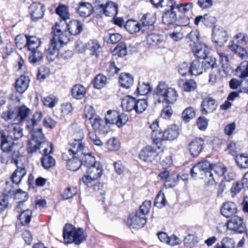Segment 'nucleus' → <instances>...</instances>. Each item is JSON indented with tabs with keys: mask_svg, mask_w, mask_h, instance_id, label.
I'll use <instances>...</instances> for the list:
<instances>
[{
	"mask_svg": "<svg viewBox=\"0 0 248 248\" xmlns=\"http://www.w3.org/2000/svg\"><path fill=\"white\" fill-rule=\"evenodd\" d=\"M30 79L28 77L21 76L16 81L15 88L17 92L22 93L26 91L29 86Z\"/></svg>",
	"mask_w": 248,
	"mask_h": 248,
	"instance_id": "28",
	"label": "nucleus"
},
{
	"mask_svg": "<svg viewBox=\"0 0 248 248\" xmlns=\"http://www.w3.org/2000/svg\"><path fill=\"white\" fill-rule=\"evenodd\" d=\"M212 164L207 160H202L195 164L191 169L190 173L192 177L197 178L212 170Z\"/></svg>",
	"mask_w": 248,
	"mask_h": 248,
	"instance_id": "9",
	"label": "nucleus"
},
{
	"mask_svg": "<svg viewBox=\"0 0 248 248\" xmlns=\"http://www.w3.org/2000/svg\"><path fill=\"white\" fill-rule=\"evenodd\" d=\"M191 49L194 55L199 59L205 58L209 53V48L201 42L192 46Z\"/></svg>",
	"mask_w": 248,
	"mask_h": 248,
	"instance_id": "22",
	"label": "nucleus"
},
{
	"mask_svg": "<svg viewBox=\"0 0 248 248\" xmlns=\"http://www.w3.org/2000/svg\"><path fill=\"white\" fill-rule=\"evenodd\" d=\"M78 192L77 188L76 187H67L62 194L63 200H68L72 198Z\"/></svg>",
	"mask_w": 248,
	"mask_h": 248,
	"instance_id": "59",
	"label": "nucleus"
},
{
	"mask_svg": "<svg viewBox=\"0 0 248 248\" xmlns=\"http://www.w3.org/2000/svg\"><path fill=\"white\" fill-rule=\"evenodd\" d=\"M52 145L47 148L46 152H45L44 148L42 151H40V153L43 155V157L42 159V164L46 169L50 168L55 165V160L49 155L52 153Z\"/></svg>",
	"mask_w": 248,
	"mask_h": 248,
	"instance_id": "19",
	"label": "nucleus"
},
{
	"mask_svg": "<svg viewBox=\"0 0 248 248\" xmlns=\"http://www.w3.org/2000/svg\"><path fill=\"white\" fill-rule=\"evenodd\" d=\"M43 149V147H41L39 142L32 139L28 141L27 145V150L29 154H32L38 150H40V151H42Z\"/></svg>",
	"mask_w": 248,
	"mask_h": 248,
	"instance_id": "52",
	"label": "nucleus"
},
{
	"mask_svg": "<svg viewBox=\"0 0 248 248\" xmlns=\"http://www.w3.org/2000/svg\"><path fill=\"white\" fill-rule=\"evenodd\" d=\"M86 47L92 55L97 57L100 51L101 46L97 40H91L86 44Z\"/></svg>",
	"mask_w": 248,
	"mask_h": 248,
	"instance_id": "39",
	"label": "nucleus"
},
{
	"mask_svg": "<svg viewBox=\"0 0 248 248\" xmlns=\"http://www.w3.org/2000/svg\"><path fill=\"white\" fill-rule=\"evenodd\" d=\"M94 10V7L89 2H81L79 3L77 12L80 16L86 17L89 16Z\"/></svg>",
	"mask_w": 248,
	"mask_h": 248,
	"instance_id": "30",
	"label": "nucleus"
},
{
	"mask_svg": "<svg viewBox=\"0 0 248 248\" xmlns=\"http://www.w3.org/2000/svg\"><path fill=\"white\" fill-rule=\"evenodd\" d=\"M0 146L2 151L7 154L12 163L18 164L25 158L21 153L23 149L21 144L15 143L12 136H6L0 144Z\"/></svg>",
	"mask_w": 248,
	"mask_h": 248,
	"instance_id": "1",
	"label": "nucleus"
},
{
	"mask_svg": "<svg viewBox=\"0 0 248 248\" xmlns=\"http://www.w3.org/2000/svg\"><path fill=\"white\" fill-rule=\"evenodd\" d=\"M43 118V114L41 112H36L31 119L27 121L26 127L29 131H32L33 128L37 126Z\"/></svg>",
	"mask_w": 248,
	"mask_h": 248,
	"instance_id": "34",
	"label": "nucleus"
},
{
	"mask_svg": "<svg viewBox=\"0 0 248 248\" xmlns=\"http://www.w3.org/2000/svg\"><path fill=\"white\" fill-rule=\"evenodd\" d=\"M200 33L198 30H192L186 36L187 43L191 47L200 43L199 42Z\"/></svg>",
	"mask_w": 248,
	"mask_h": 248,
	"instance_id": "44",
	"label": "nucleus"
},
{
	"mask_svg": "<svg viewBox=\"0 0 248 248\" xmlns=\"http://www.w3.org/2000/svg\"><path fill=\"white\" fill-rule=\"evenodd\" d=\"M195 112L192 107L186 108L182 113V117L185 122H188L195 116Z\"/></svg>",
	"mask_w": 248,
	"mask_h": 248,
	"instance_id": "57",
	"label": "nucleus"
},
{
	"mask_svg": "<svg viewBox=\"0 0 248 248\" xmlns=\"http://www.w3.org/2000/svg\"><path fill=\"white\" fill-rule=\"evenodd\" d=\"M94 8L95 12L106 16H115L118 14L117 4L106 0H96L94 2Z\"/></svg>",
	"mask_w": 248,
	"mask_h": 248,
	"instance_id": "4",
	"label": "nucleus"
},
{
	"mask_svg": "<svg viewBox=\"0 0 248 248\" xmlns=\"http://www.w3.org/2000/svg\"><path fill=\"white\" fill-rule=\"evenodd\" d=\"M198 177L204 180V182L207 186H212L216 184L215 178L214 177V173L212 170L205 173Z\"/></svg>",
	"mask_w": 248,
	"mask_h": 248,
	"instance_id": "55",
	"label": "nucleus"
},
{
	"mask_svg": "<svg viewBox=\"0 0 248 248\" xmlns=\"http://www.w3.org/2000/svg\"><path fill=\"white\" fill-rule=\"evenodd\" d=\"M151 90V88L148 82L140 81L136 92L138 95H145L147 94Z\"/></svg>",
	"mask_w": 248,
	"mask_h": 248,
	"instance_id": "49",
	"label": "nucleus"
},
{
	"mask_svg": "<svg viewBox=\"0 0 248 248\" xmlns=\"http://www.w3.org/2000/svg\"><path fill=\"white\" fill-rule=\"evenodd\" d=\"M2 118L12 124H18L19 121L17 118V113L12 110L4 111L2 114Z\"/></svg>",
	"mask_w": 248,
	"mask_h": 248,
	"instance_id": "40",
	"label": "nucleus"
},
{
	"mask_svg": "<svg viewBox=\"0 0 248 248\" xmlns=\"http://www.w3.org/2000/svg\"><path fill=\"white\" fill-rule=\"evenodd\" d=\"M148 107L147 101L145 99H136L134 110L138 114L142 113Z\"/></svg>",
	"mask_w": 248,
	"mask_h": 248,
	"instance_id": "53",
	"label": "nucleus"
},
{
	"mask_svg": "<svg viewBox=\"0 0 248 248\" xmlns=\"http://www.w3.org/2000/svg\"><path fill=\"white\" fill-rule=\"evenodd\" d=\"M180 179L181 177L179 175H170L167 181L164 183V186L166 188L174 187L177 184Z\"/></svg>",
	"mask_w": 248,
	"mask_h": 248,
	"instance_id": "61",
	"label": "nucleus"
},
{
	"mask_svg": "<svg viewBox=\"0 0 248 248\" xmlns=\"http://www.w3.org/2000/svg\"><path fill=\"white\" fill-rule=\"evenodd\" d=\"M236 75L240 78L248 77V62L244 61L235 69Z\"/></svg>",
	"mask_w": 248,
	"mask_h": 248,
	"instance_id": "41",
	"label": "nucleus"
},
{
	"mask_svg": "<svg viewBox=\"0 0 248 248\" xmlns=\"http://www.w3.org/2000/svg\"><path fill=\"white\" fill-rule=\"evenodd\" d=\"M155 93L156 95L163 98L162 100L159 99L158 102H165L168 104L174 103L178 97V93L176 90L169 87L168 84L164 81L159 82L155 90Z\"/></svg>",
	"mask_w": 248,
	"mask_h": 248,
	"instance_id": "3",
	"label": "nucleus"
},
{
	"mask_svg": "<svg viewBox=\"0 0 248 248\" xmlns=\"http://www.w3.org/2000/svg\"><path fill=\"white\" fill-rule=\"evenodd\" d=\"M203 59V60L201 62H202V65L203 67V71H206L208 69L213 71V69L214 68H218L216 63V60L215 58L206 57Z\"/></svg>",
	"mask_w": 248,
	"mask_h": 248,
	"instance_id": "43",
	"label": "nucleus"
},
{
	"mask_svg": "<svg viewBox=\"0 0 248 248\" xmlns=\"http://www.w3.org/2000/svg\"><path fill=\"white\" fill-rule=\"evenodd\" d=\"M92 126L94 130L105 134L108 132L107 124L99 116H95L92 122Z\"/></svg>",
	"mask_w": 248,
	"mask_h": 248,
	"instance_id": "26",
	"label": "nucleus"
},
{
	"mask_svg": "<svg viewBox=\"0 0 248 248\" xmlns=\"http://www.w3.org/2000/svg\"><path fill=\"white\" fill-rule=\"evenodd\" d=\"M87 173L92 175V177L96 179L100 178L102 175V166L99 162H97L86 169Z\"/></svg>",
	"mask_w": 248,
	"mask_h": 248,
	"instance_id": "31",
	"label": "nucleus"
},
{
	"mask_svg": "<svg viewBox=\"0 0 248 248\" xmlns=\"http://www.w3.org/2000/svg\"><path fill=\"white\" fill-rule=\"evenodd\" d=\"M80 150V152L78 153L75 152L73 153L76 155H80L82 166L87 168L97 162L95 161L94 156L89 153L87 147V150L86 151H84L82 149Z\"/></svg>",
	"mask_w": 248,
	"mask_h": 248,
	"instance_id": "18",
	"label": "nucleus"
},
{
	"mask_svg": "<svg viewBox=\"0 0 248 248\" xmlns=\"http://www.w3.org/2000/svg\"><path fill=\"white\" fill-rule=\"evenodd\" d=\"M43 57V53L38 49L31 51L29 56V60L32 63H35L41 61Z\"/></svg>",
	"mask_w": 248,
	"mask_h": 248,
	"instance_id": "56",
	"label": "nucleus"
},
{
	"mask_svg": "<svg viewBox=\"0 0 248 248\" xmlns=\"http://www.w3.org/2000/svg\"><path fill=\"white\" fill-rule=\"evenodd\" d=\"M31 211L27 209L21 212L20 214L18 216V219L23 225H26L31 222Z\"/></svg>",
	"mask_w": 248,
	"mask_h": 248,
	"instance_id": "51",
	"label": "nucleus"
},
{
	"mask_svg": "<svg viewBox=\"0 0 248 248\" xmlns=\"http://www.w3.org/2000/svg\"><path fill=\"white\" fill-rule=\"evenodd\" d=\"M179 134L176 125H171L164 131L165 140H173L176 139Z\"/></svg>",
	"mask_w": 248,
	"mask_h": 248,
	"instance_id": "32",
	"label": "nucleus"
},
{
	"mask_svg": "<svg viewBox=\"0 0 248 248\" xmlns=\"http://www.w3.org/2000/svg\"><path fill=\"white\" fill-rule=\"evenodd\" d=\"M83 132L82 130H79L77 132L76 137L74 139V141L71 143L69 151L73 152V153H78L80 152L81 149L84 151L87 150V147L85 146V143L83 142Z\"/></svg>",
	"mask_w": 248,
	"mask_h": 248,
	"instance_id": "14",
	"label": "nucleus"
},
{
	"mask_svg": "<svg viewBox=\"0 0 248 248\" xmlns=\"http://www.w3.org/2000/svg\"><path fill=\"white\" fill-rule=\"evenodd\" d=\"M56 13L58 14L61 19L59 21H63L66 23V21L70 19V14L68 8L65 5H60L56 9Z\"/></svg>",
	"mask_w": 248,
	"mask_h": 248,
	"instance_id": "48",
	"label": "nucleus"
},
{
	"mask_svg": "<svg viewBox=\"0 0 248 248\" xmlns=\"http://www.w3.org/2000/svg\"><path fill=\"white\" fill-rule=\"evenodd\" d=\"M237 212V206L233 202H227L223 203L221 209V214L227 218L232 217Z\"/></svg>",
	"mask_w": 248,
	"mask_h": 248,
	"instance_id": "23",
	"label": "nucleus"
},
{
	"mask_svg": "<svg viewBox=\"0 0 248 248\" xmlns=\"http://www.w3.org/2000/svg\"><path fill=\"white\" fill-rule=\"evenodd\" d=\"M235 242L234 240L229 237L223 238L220 243H217L215 248H234Z\"/></svg>",
	"mask_w": 248,
	"mask_h": 248,
	"instance_id": "47",
	"label": "nucleus"
},
{
	"mask_svg": "<svg viewBox=\"0 0 248 248\" xmlns=\"http://www.w3.org/2000/svg\"><path fill=\"white\" fill-rule=\"evenodd\" d=\"M40 44L41 41L38 38L34 36H30L28 35L25 47H27L30 51H32L38 49Z\"/></svg>",
	"mask_w": 248,
	"mask_h": 248,
	"instance_id": "36",
	"label": "nucleus"
},
{
	"mask_svg": "<svg viewBox=\"0 0 248 248\" xmlns=\"http://www.w3.org/2000/svg\"><path fill=\"white\" fill-rule=\"evenodd\" d=\"M65 27L67 28L69 33L73 35L79 34L83 30L82 24L77 20H71L68 24L66 23Z\"/></svg>",
	"mask_w": 248,
	"mask_h": 248,
	"instance_id": "29",
	"label": "nucleus"
},
{
	"mask_svg": "<svg viewBox=\"0 0 248 248\" xmlns=\"http://www.w3.org/2000/svg\"><path fill=\"white\" fill-rule=\"evenodd\" d=\"M58 43L52 38L47 46L45 48V55L49 61L53 62L58 57L59 53Z\"/></svg>",
	"mask_w": 248,
	"mask_h": 248,
	"instance_id": "16",
	"label": "nucleus"
},
{
	"mask_svg": "<svg viewBox=\"0 0 248 248\" xmlns=\"http://www.w3.org/2000/svg\"><path fill=\"white\" fill-rule=\"evenodd\" d=\"M20 162L18 164H15L16 166L17 169L14 171L11 178L12 183L16 185L19 184L22 179L26 174L25 167L23 165L21 166H19Z\"/></svg>",
	"mask_w": 248,
	"mask_h": 248,
	"instance_id": "25",
	"label": "nucleus"
},
{
	"mask_svg": "<svg viewBox=\"0 0 248 248\" xmlns=\"http://www.w3.org/2000/svg\"><path fill=\"white\" fill-rule=\"evenodd\" d=\"M5 187L3 192V196L8 198L9 196L15 195V199L27 201L28 195L27 192L22 191L20 189L16 190L12 184L8 182L5 183Z\"/></svg>",
	"mask_w": 248,
	"mask_h": 248,
	"instance_id": "8",
	"label": "nucleus"
},
{
	"mask_svg": "<svg viewBox=\"0 0 248 248\" xmlns=\"http://www.w3.org/2000/svg\"><path fill=\"white\" fill-rule=\"evenodd\" d=\"M235 161L240 168L247 169L248 168V155L240 154L237 155L235 157Z\"/></svg>",
	"mask_w": 248,
	"mask_h": 248,
	"instance_id": "50",
	"label": "nucleus"
},
{
	"mask_svg": "<svg viewBox=\"0 0 248 248\" xmlns=\"http://www.w3.org/2000/svg\"><path fill=\"white\" fill-rule=\"evenodd\" d=\"M63 237L65 243L78 245L86 239L87 235L82 228L76 229L73 225L66 224L63 229Z\"/></svg>",
	"mask_w": 248,
	"mask_h": 248,
	"instance_id": "2",
	"label": "nucleus"
},
{
	"mask_svg": "<svg viewBox=\"0 0 248 248\" xmlns=\"http://www.w3.org/2000/svg\"><path fill=\"white\" fill-rule=\"evenodd\" d=\"M68 152L70 155H72V157L67 160V167L68 170L76 171L82 165L80 155H76L69 150Z\"/></svg>",
	"mask_w": 248,
	"mask_h": 248,
	"instance_id": "24",
	"label": "nucleus"
},
{
	"mask_svg": "<svg viewBox=\"0 0 248 248\" xmlns=\"http://www.w3.org/2000/svg\"><path fill=\"white\" fill-rule=\"evenodd\" d=\"M229 48L232 51H234L241 59L245 58L247 55V52L245 48L241 46H229Z\"/></svg>",
	"mask_w": 248,
	"mask_h": 248,
	"instance_id": "62",
	"label": "nucleus"
},
{
	"mask_svg": "<svg viewBox=\"0 0 248 248\" xmlns=\"http://www.w3.org/2000/svg\"><path fill=\"white\" fill-rule=\"evenodd\" d=\"M156 20L155 14L147 13L144 14L140 20L142 28V32L154 31V23Z\"/></svg>",
	"mask_w": 248,
	"mask_h": 248,
	"instance_id": "12",
	"label": "nucleus"
},
{
	"mask_svg": "<svg viewBox=\"0 0 248 248\" xmlns=\"http://www.w3.org/2000/svg\"><path fill=\"white\" fill-rule=\"evenodd\" d=\"M167 201L164 193H159L156 196L154 202V205L159 208H161L166 205Z\"/></svg>",
	"mask_w": 248,
	"mask_h": 248,
	"instance_id": "64",
	"label": "nucleus"
},
{
	"mask_svg": "<svg viewBox=\"0 0 248 248\" xmlns=\"http://www.w3.org/2000/svg\"><path fill=\"white\" fill-rule=\"evenodd\" d=\"M136 98L128 95L123 99L122 101V107L123 110L126 111H131L134 109Z\"/></svg>",
	"mask_w": 248,
	"mask_h": 248,
	"instance_id": "37",
	"label": "nucleus"
},
{
	"mask_svg": "<svg viewBox=\"0 0 248 248\" xmlns=\"http://www.w3.org/2000/svg\"><path fill=\"white\" fill-rule=\"evenodd\" d=\"M204 141L201 138H196L189 143V150L191 155L198 156L203 148Z\"/></svg>",
	"mask_w": 248,
	"mask_h": 248,
	"instance_id": "20",
	"label": "nucleus"
},
{
	"mask_svg": "<svg viewBox=\"0 0 248 248\" xmlns=\"http://www.w3.org/2000/svg\"><path fill=\"white\" fill-rule=\"evenodd\" d=\"M189 75L191 76H198L203 72L202 62L199 60H193L189 66Z\"/></svg>",
	"mask_w": 248,
	"mask_h": 248,
	"instance_id": "33",
	"label": "nucleus"
},
{
	"mask_svg": "<svg viewBox=\"0 0 248 248\" xmlns=\"http://www.w3.org/2000/svg\"><path fill=\"white\" fill-rule=\"evenodd\" d=\"M217 107L216 100L211 97L208 96L202 100L201 105V111L202 114L207 115L215 110Z\"/></svg>",
	"mask_w": 248,
	"mask_h": 248,
	"instance_id": "13",
	"label": "nucleus"
},
{
	"mask_svg": "<svg viewBox=\"0 0 248 248\" xmlns=\"http://www.w3.org/2000/svg\"><path fill=\"white\" fill-rule=\"evenodd\" d=\"M176 1L174 0H167L166 6L167 8L162 15V22L164 24L169 25L175 22L177 20L176 13L174 11L175 8Z\"/></svg>",
	"mask_w": 248,
	"mask_h": 248,
	"instance_id": "6",
	"label": "nucleus"
},
{
	"mask_svg": "<svg viewBox=\"0 0 248 248\" xmlns=\"http://www.w3.org/2000/svg\"><path fill=\"white\" fill-rule=\"evenodd\" d=\"M228 39L227 31L224 28L220 27H214L212 32L213 42L219 46H222L226 43Z\"/></svg>",
	"mask_w": 248,
	"mask_h": 248,
	"instance_id": "11",
	"label": "nucleus"
},
{
	"mask_svg": "<svg viewBox=\"0 0 248 248\" xmlns=\"http://www.w3.org/2000/svg\"><path fill=\"white\" fill-rule=\"evenodd\" d=\"M107 83V78L102 74H98L96 76L93 80L94 88L100 89L103 88Z\"/></svg>",
	"mask_w": 248,
	"mask_h": 248,
	"instance_id": "54",
	"label": "nucleus"
},
{
	"mask_svg": "<svg viewBox=\"0 0 248 248\" xmlns=\"http://www.w3.org/2000/svg\"><path fill=\"white\" fill-rule=\"evenodd\" d=\"M133 78L130 74L122 73L119 77L121 86L126 89L130 88L133 85Z\"/></svg>",
	"mask_w": 248,
	"mask_h": 248,
	"instance_id": "38",
	"label": "nucleus"
},
{
	"mask_svg": "<svg viewBox=\"0 0 248 248\" xmlns=\"http://www.w3.org/2000/svg\"><path fill=\"white\" fill-rule=\"evenodd\" d=\"M154 31L142 32L146 34L147 44L149 46H155L162 42V36L158 34L153 32Z\"/></svg>",
	"mask_w": 248,
	"mask_h": 248,
	"instance_id": "27",
	"label": "nucleus"
},
{
	"mask_svg": "<svg viewBox=\"0 0 248 248\" xmlns=\"http://www.w3.org/2000/svg\"><path fill=\"white\" fill-rule=\"evenodd\" d=\"M197 87V83L193 79H188L184 82L183 88L185 92H191L194 91Z\"/></svg>",
	"mask_w": 248,
	"mask_h": 248,
	"instance_id": "63",
	"label": "nucleus"
},
{
	"mask_svg": "<svg viewBox=\"0 0 248 248\" xmlns=\"http://www.w3.org/2000/svg\"><path fill=\"white\" fill-rule=\"evenodd\" d=\"M29 131L31 133V139L39 142L41 145V147L44 148L45 152L47 151V148H48L50 145H52L51 143L45 140L41 128H37L36 130L33 129L32 131Z\"/></svg>",
	"mask_w": 248,
	"mask_h": 248,
	"instance_id": "17",
	"label": "nucleus"
},
{
	"mask_svg": "<svg viewBox=\"0 0 248 248\" xmlns=\"http://www.w3.org/2000/svg\"><path fill=\"white\" fill-rule=\"evenodd\" d=\"M124 27L126 31L131 34L141 31V25L135 20H128L126 21Z\"/></svg>",
	"mask_w": 248,
	"mask_h": 248,
	"instance_id": "35",
	"label": "nucleus"
},
{
	"mask_svg": "<svg viewBox=\"0 0 248 248\" xmlns=\"http://www.w3.org/2000/svg\"><path fill=\"white\" fill-rule=\"evenodd\" d=\"M248 42V36L243 33H239L235 35L230 46L245 45Z\"/></svg>",
	"mask_w": 248,
	"mask_h": 248,
	"instance_id": "45",
	"label": "nucleus"
},
{
	"mask_svg": "<svg viewBox=\"0 0 248 248\" xmlns=\"http://www.w3.org/2000/svg\"><path fill=\"white\" fill-rule=\"evenodd\" d=\"M66 24L65 22L59 21L56 22L52 28V39L57 43H59L61 46L66 45L70 40L69 35L65 27Z\"/></svg>",
	"mask_w": 248,
	"mask_h": 248,
	"instance_id": "5",
	"label": "nucleus"
},
{
	"mask_svg": "<svg viewBox=\"0 0 248 248\" xmlns=\"http://www.w3.org/2000/svg\"><path fill=\"white\" fill-rule=\"evenodd\" d=\"M228 229L237 233H247L248 230L242 218L234 216L227 222Z\"/></svg>",
	"mask_w": 248,
	"mask_h": 248,
	"instance_id": "7",
	"label": "nucleus"
},
{
	"mask_svg": "<svg viewBox=\"0 0 248 248\" xmlns=\"http://www.w3.org/2000/svg\"><path fill=\"white\" fill-rule=\"evenodd\" d=\"M45 10V6L40 3L34 2L29 7V12L31 18L34 21L43 17Z\"/></svg>",
	"mask_w": 248,
	"mask_h": 248,
	"instance_id": "15",
	"label": "nucleus"
},
{
	"mask_svg": "<svg viewBox=\"0 0 248 248\" xmlns=\"http://www.w3.org/2000/svg\"><path fill=\"white\" fill-rule=\"evenodd\" d=\"M118 116L119 113L117 111L109 110L105 116L106 122L108 124H115Z\"/></svg>",
	"mask_w": 248,
	"mask_h": 248,
	"instance_id": "60",
	"label": "nucleus"
},
{
	"mask_svg": "<svg viewBox=\"0 0 248 248\" xmlns=\"http://www.w3.org/2000/svg\"><path fill=\"white\" fill-rule=\"evenodd\" d=\"M127 223L134 229H139L143 227L146 223V218L136 211L129 216Z\"/></svg>",
	"mask_w": 248,
	"mask_h": 248,
	"instance_id": "10",
	"label": "nucleus"
},
{
	"mask_svg": "<svg viewBox=\"0 0 248 248\" xmlns=\"http://www.w3.org/2000/svg\"><path fill=\"white\" fill-rule=\"evenodd\" d=\"M86 90L85 88L80 84L75 85L72 88L71 93L73 97L77 99H82L85 93Z\"/></svg>",
	"mask_w": 248,
	"mask_h": 248,
	"instance_id": "42",
	"label": "nucleus"
},
{
	"mask_svg": "<svg viewBox=\"0 0 248 248\" xmlns=\"http://www.w3.org/2000/svg\"><path fill=\"white\" fill-rule=\"evenodd\" d=\"M193 7L192 2H185L183 3L177 4L176 3L175 8L178 12L182 14H186L191 10Z\"/></svg>",
	"mask_w": 248,
	"mask_h": 248,
	"instance_id": "58",
	"label": "nucleus"
},
{
	"mask_svg": "<svg viewBox=\"0 0 248 248\" xmlns=\"http://www.w3.org/2000/svg\"><path fill=\"white\" fill-rule=\"evenodd\" d=\"M157 155L156 150L151 146H147L140 152V158L145 161L151 162L154 160Z\"/></svg>",
	"mask_w": 248,
	"mask_h": 248,
	"instance_id": "21",
	"label": "nucleus"
},
{
	"mask_svg": "<svg viewBox=\"0 0 248 248\" xmlns=\"http://www.w3.org/2000/svg\"><path fill=\"white\" fill-rule=\"evenodd\" d=\"M244 84L246 86L242 87L243 83L235 78L232 79L229 82L230 87L232 89H237L239 87H240L239 92L247 93L248 92V80H246Z\"/></svg>",
	"mask_w": 248,
	"mask_h": 248,
	"instance_id": "46",
	"label": "nucleus"
}]
</instances>
